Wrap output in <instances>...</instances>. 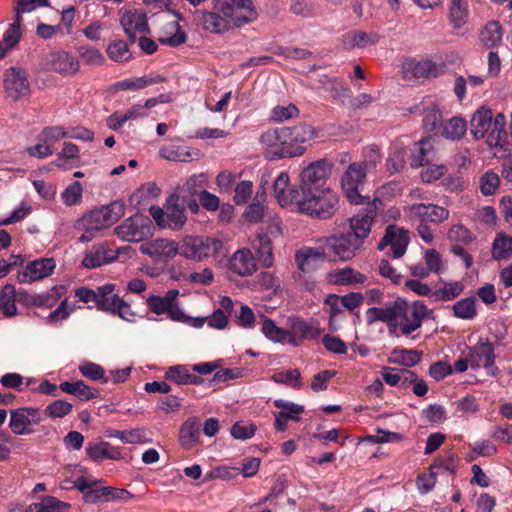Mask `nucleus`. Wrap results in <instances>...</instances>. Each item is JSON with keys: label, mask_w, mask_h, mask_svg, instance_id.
Returning <instances> with one entry per match:
<instances>
[{"label": "nucleus", "mask_w": 512, "mask_h": 512, "mask_svg": "<svg viewBox=\"0 0 512 512\" xmlns=\"http://www.w3.org/2000/svg\"><path fill=\"white\" fill-rule=\"evenodd\" d=\"M215 8L230 16L235 26H243L255 21L257 10L252 0H215Z\"/></svg>", "instance_id": "nucleus-9"}, {"label": "nucleus", "mask_w": 512, "mask_h": 512, "mask_svg": "<svg viewBox=\"0 0 512 512\" xmlns=\"http://www.w3.org/2000/svg\"><path fill=\"white\" fill-rule=\"evenodd\" d=\"M222 245V241L216 238L187 235L179 244V254L187 259L201 261L218 253Z\"/></svg>", "instance_id": "nucleus-7"}, {"label": "nucleus", "mask_w": 512, "mask_h": 512, "mask_svg": "<svg viewBox=\"0 0 512 512\" xmlns=\"http://www.w3.org/2000/svg\"><path fill=\"white\" fill-rule=\"evenodd\" d=\"M55 261L52 258H41L27 264L25 270L18 273L20 283H31L41 280L52 274L55 269Z\"/></svg>", "instance_id": "nucleus-23"}, {"label": "nucleus", "mask_w": 512, "mask_h": 512, "mask_svg": "<svg viewBox=\"0 0 512 512\" xmlns=\"http://www.w3.org/2000/svg\"><path fill=\"white\" fill-rule=\"evenodd\" d=\"M78 53L82 61L89 65H101L105 61L102 53L98 49L90 46H80Z\"/></svg>", "instance_id": "nucleus-64"}, {"label": "nucleus", "mask_w": 512, "mask_h": 512, "mask_svg": "<svg viewBox=\"0 0 512 512\" xmlns=\"http://www.w3.org/2000/svg\"><path fill=\"white\" fill-rule=\"evenodd\" d=\"M140 251L155 259H169L179 254V244L173 240L158 238L142 244Z\"/></svg>", "instance_id": "nucleus-25"}, {"label": "nucleus", "mask_w": 512, "mask_h": 512, "mask_svg": "<svg viewBox=\"0 0 512 512\" xmlns=\"http://www.w3.org/2000/svg\"><path fill=\"white\" fill-rule=\"evenodd\" d=\"M326 280L332 285L350 286L363 284L367 280V276L361 272L346 266L340 269H334L327 273Z\"/></svg>", "instance_id": "nucleus-27"}, {"label": "nucleus", "mask_w": 512, "mask_h": 512, "mask_svg": "<svg viewBox=\"0 0 512 512\" xmlns=\"http://www.w3.org/2000/svg\"><path fill=\"white\" fill-rule=\"evenodd\" d=\"M441 135L447 139L459 140L467 131V122L461 117H452L446 123H442Z\"/></svg>", "instance_id": "nucleus-42"}, {"label": "nucleus", "mask_w": 512, "mask_h": 512, "mask_svg": "<svg viewBox=\"0 0 512 512\" xmlns=\"http://www.w3.org/2000/svg\"><path fill=\"white\" fill-rule=\"evenodd\" d=\"M107 54L116 62L128 61L131 57L128 45L122 40H117L109 44Z\"/></svg>", "instance_id": "nucleus-60"}, {"label": "nucleus", "mask_w": 512, "mask_h": 512, "mask_svg": "<svg viewBox=\"0 0 512 512\" xmlns=\"http://www.w3.org/2000/svg\"><path fill=\"white\" fill-rule=\"evenodd\" d=\"M179 196L172 194L166 203V220L164 228L172 230H180L186 223V215L184 209L178 204Z\"/></svg>", "instance_id": "nucleus-34"}, {"label": "nucleus", "mask_w": 512, "mask_h": 512, "mask_svg": "<svg viewBox=\"0 0 512 512\" xmlns=\"http://www.w3.org/2000/svg\"><path fill=\"white\" fill-rule=\"evenodd\" d=\"M114 290L115 285L110 283L97 288V309L117 314L122 319L130 321L134 316L130 305L114 293Z\"/></svg>", "instance_id": "nucleus-10"}, {"label": "nucleus", "mask_w": 512, "mask_h": 512, "mask_svg": "<svg viewBox=\"0 0 512 512\" xmlns=\"http://www.w3.org/2000/svg\"><path fill=\"white\" fill-rule=\"evenodd\" d=\"M88 456L93 461H102L103 459L119 460L122 458L119 448L113 447L108 442L88 443L86 447Z\"/></svg>", "instance_id": "nucleus-38"}, {"label": "nucleus", "mask_w": 512, "mask_h": 512, "mask_svg": "<svg viewBox=\"0 0 512 512\" xmlns=\"http://www.w3.org/2000/svg\"><path fill=\"white\" fill-rule=\"evenodd\" d=\"M407 214L411 221L439 224L449 218L450 212L435 204L417 203L407 208Z\"/></svg>", "instance_id": "nucleus-17"}, {"label": "nucleus", "mask_w": 512, "mask_h": 512, "mask_svg": "<svg viewBox=\"0 0 512 512\" xmlns=\"http://www.w3.org/2000/svg\"><path fill=\"white\" fill-rule=\"evenodd\" d=\"M28 294L22 291L16 292L15 286L6 284L0 293V308L4 315L11 317L17 312L15 302L24 300L27 303Z\"/></svg>", "instance_id": "nucleus-36"}, {"label": "nucleus", "mask_w": 512, "mask_h": 512, "mask_svg": "<svg viewBox=\"0 0 512 512\" xmlns=\"http://www.w3.org/2000/svg\"><path fill=\"white\" fill-rule=\"evenodd\" d=\"M377 216V207L368 203V206L360 210L349 219L348 231L361 243L364 244L365 239L369 236L372 224Z\"/></svg>", "instance_id": "nucleus-18"}, {"label": "nucleus", "mask_w": 512, "mask_h": 512, "mask_svg": "<svg viewBox=\"0 0 512 512\" xmlns=\"http://www.w3.org/2000/svg\"><path fill=\"white\" fill-rule=\"evenodd\" d=\"M3 87L6 96L18 101L30 94V83L27 73L22 68L10 67L3 75Z\"/></svg>", "instance_id": "nucleus-12"}, {"label": "nucleus", "mask_w": 512, "mask_h": 512, "mask_svg": "<svg viewBox=\"0 0 512 512\" xmlns=\"http://www.w3.org/2000/svg\"><path fill=\"white\" fill-rule=\"evenodd\" d=\"M325 260L326 251L323 247H302L295 253V263L303 273L316 271Z\"/></svg>", "instance_id": "nucleus-22"}, {"label": "nucleus", "mask_w": 512, "mask_h": 512, "mask_svg": "<svg viewBox=\"0 0 512 512\" xmlns=\"http://www.w3.org/2000/svg\"><path fill=\"white\" fill-rule=\"evenodd\" d=\"M470 125V132L476 140L486 137V142L490 148L503 149L507 139L504 114L498 113L493 117L491 109L481 107L474 112Z\"/></svg>", "instance_id": "nucleus-1"}, {"label": "nucleus", "mask_w": 512, "mask_h": 512, "mask_svg": "<svg viewBox=\"0 0 512 512\" xmlns=\"http://www.w3.org/2000/svg\"><path fill=\"white\" fill-rule=\"evenodd\" d=\"M124 215V204L120 201H114L109 205L102 206L99 209L92 210L82 216L77 222L79 230L98 232L110 227L119 218Z\"/></svg>", "instance_id": "nucleus-6"}, {"label": "nucleus", "mask_w": 512, "mask_h": 512, "mask_svg": "<svg viewBox=\"0 0 512 512\" xmlns=\"http://www.w3.org/2000/svg\"><path fill=\"white\" fill-rule=\"evenodd\" d=\"M448 239L451 242L469 244L473 241V234L463 225H452L448 231Z\"/></svg>", "instance_id": "nucleus-63"}, {"label": "nucleus", "mask_w": 512, "mask_h": 512, "mask_svg": "<svg viewBox=\"0 0 512 512\" xmlns=\"http://www.w3.org/2000/svg\"><path fill=\"white\" fill-rule=\"evenodd\" d=\"M395 329L400 328L408 336L419 329L429 310L422 301L409 303L405 298H397L395 306Z\"/></svg>", "instance_id": "nucleus-5"}, {"label": "nucleus", "mask_w": 512, "mask_h": 512, "mask_svg": "<svg viewBox=\"0 0 512 512\" xmlns=\"http://www.w3.org/2000/svg\"><path fill=\"white\" fill-rule=\"evenodd\" d=\"M286 324L288 333H294L304 340L316 339L320 335V329L315 321H305L300 317L291 316Z\"/></svg>", "instance_id": "nucleus-35"}, {"label": "nucleus", "mask_w": 512, "mask_h": 512, "mask_svg": "<svg viewBox=\"0 0 512 512\" xmlns=\"http://www.w3.org/2000/svg\"><path fill=\"white\" fill-rule=\"evenodd\" d=\"M274 406L284 412L289 420L293 421H298L300 419L299 415L304 412V406L284 399L274 400Z\"/></svg>", "instance_id": "nucleus-62"}, {"label": "nucleus", "mask_w": 512, "mask_h": 512, "mask_svg": "<svg viewBox=\"0 0 512 512\" xmlns=\"http://www.w3.org/2000/svg\"><path fill=\"white\" fill-rule=\"evenodd\" d=\"M64 138H68V131L62 126L46 127L38 135L39 141H45L51 144L52 147L54 143Z\"/></svg>", "instance_id": "nucleus-61"}, {"label": "nucleus", "mask_w": 512, "mask_h": 512, "mask_svg": "<svg viewBox=\"0 0 512 512\" xmlns=\"http://www.w3.org/2000/svg\"><path fill=\"white\" fill-rule=\"evenodd\" d=\"M289 134L294 137V142L298 146H303L304 143L317 137V131L314 127L307 123H301L293 127H288Z\"/></svg>", "instance_id": "nucleus-51"}, {"label": "nucleus", "mask_w": 512, "mask_h": 512, "mask_svg": "<svg viewBox=\"0 0 512 512\" xmlns=\"http://www.w3.org/2000/svg\"><path fill=\"white\" fill-rule=\"evenodd\" d=\"M191 366L175 365L168 368L165 373V378L178 385H200L203 383V378L192 373Z\"/></svg>", "instance_id": "nucleus-37"}, {"label": "nucleus", "mask_w": 512, "mask_h": 512, "mask_svg": "<svg viewBox=\"0 0 512 512\" xmlns=\"http://www.w3.org/2000/svg\"><path fill=\"white\" fill-rule=\"evenodd\" d=\"M379 36L376 33H365L362 31H354L344 36V45L351 48H365L369 45L376 44Z\"/></svg>", "instance_id": "nucleus-44"}, {"label": "nucleus", "mask_w": 512, "mask_h": 512, "mask_svg": "<svg viewBox=\"0 0 512 512\" xmlns=\"http://www.w3.org/2000/svg\"><path fill=\"white\" fill-rule=\"evenodd\" d=\"M179 290L170 289L164 296L150 295L146 299V305L150 312L156 315L166 314L169 319H180L181 307L178 302Z\"/></svg>", "instance_id": "nucleus-14"}, {"label": "nucleus", "mask_w": 512, "mask_h": 512, "mask_svg": "<svg viewBox=\"0 0 512 512\" xmlns=\"http://www.w3.org/2000/svg\"><path fill=\"white\" fill-rule=\"evenodd\" d=\"M114 233L122 241L142 242L152 235V222L147 216L135 214L116 226Z\"/></svg>", "instance_id": "nucleus-8"}, {"label": "nucleus", "mask_w": 512, "mask_h": 512, "mask_svg": "<svg viewBox=\"0 0 512 512\" xmlns=\"http://www.w3.org/2000/svg\"><path fill=\"white\" fill-rule=\"evenodd\" d=\"M102 480L78 477L74 481V487L83 494L86 503H103L116 500H130L133 495L125 489L112 486H100Z\"/></svg>", "instance_id": "nucleus-4"}, {"label": "nucleus", "mask_w": 512, "mask_h": 512, "mask_svg": "<svg viewBox=\"0 0 512 512\" xmlns=\"http://www.w3.org/2000/svg\"><path fill=\"white\" fill-rule=\"evenodd\" d=\"M295 206L299 213L319 220L331 218L339 207V197L330 188L301 192Z\"/></svg>", "instance_id": "nucleus-2"}, {"label": "nucleus", "mask_w": 512, "mask_h": 512, "mask_svg": "<svg viewBox=\"0 0 512 512\" xmlns=\"http://www.w3.org/2000/svg\"><path fill=\"white\" fill-rule=\"evenodd\" d=\"M331 172V165L326 160H319L311 163L302 170L301 177V192L313 191L316 189H323V185Z\"/></svg>", "instance_id": "nucleus-15"}, {"label": "nucleus", "mask_w": 512, "mask_h": 512, "mask_svg": "<svg viewBox=\"0 0 512 512\" xmlns=\"http://www.w3.org/2000/svg\"><path fill=\"white\" fill-rule=\"evenodd\" d=\"M187 39L186 33L180 28L177 21H169L164 24L158 36V41L161 44L177 47L185 43Z\"/></svg>", "instance_id": "nucleus-39"}, {"label": "nucleus", "mask_w": 512, "mask_h": 512, "mask_svg": "<svg viewBox=\"0 0 512 512\" xmlns=\"http://www.w3.org/2000/svg\"><path fill=\"white\" fill-rule=\"evenodd\" d=\"M42 421H44V415L40 408H17L10 411L9 428L16 435H28L32 433L30 426Z\"/></svg>", "instance_id": "nucleus-13"}, {"label": "nucleus", "mask_w": 512, "mask_h": 512, "mask_svg": "<svg viewBox=\"0 0 512 512\" xmlns=\"http://www.w3.org/2000/svg\"><path fill=\"white\" fill-rule=\"evenodd\" d=\"M289 132L288 127H283V148L280 150V155H283V158L300 156L305 151L304 146H298L294 142V137Z\"/></svg>", "instance_id": "nucleus-55"}, {"label": "nucleus", "mask_w": 512, "mask_h": 512, "mask_svg": "<svg viewBox=\"0 0 512 512\" xmlns=\"http://www.w3.org/2000/svg\"><path fill=\"white\" fill-rule=\"evenodd\" d=\"M261 330L265 337L274 343H282L288 336V328L283 329L278 327L275 321L268 318L263 321Z\"/></svg>", "instance_id": "nucleus-52"}, {"label": "nucleus", "mask_w": 512, "mask_h": 512, "mask_svg": "<svg viewBox=\"0 0 512 512\" xmlns=\"http://www.w3.org/2000/svg\"><path fill=\"white\" fill-rule=\"evenodd\" d=\"M196 17L204 30L216 34L229 30L233 23L230 16L215 8V0H212V11L197 10Z\"/></svg>", "instance_id": "nucleus-21"}, {"label": "nucleus", "mask_w": 512, "mask_h": 512, "mask_svg": "<svg viewBox=\"0 0 512 512\" xmlns=\"http://www.w3.org/2000/svg\"><path fill=\"white\" fill-rule=\"evenodd\" d=\"M253 248L256 251L257 259L261 266L270 268L274 263L273 248L271 239L267 234H258Z\"/></svg>", "instance_id": "nucleus-40"}, {"label": "nucleus", "mask_w": 512, "mask_h": 512, "mask_svg": "<svg viewBox=\"0 0 512 512\" xmlns=\"http://www.w3.org/2000/svg\"><path fill=\"white\" fill-rule=\"evenodd\" d=\"M396 300L389 301L381 307H371L366 313V321L369 325L375 322H384L387 324L390 331L395 330V308Z\"/></svg>", "instance_id": "nucleus-33"}, {"label": "nucleus", "mask_w": 512, "mask_h": 512, "mask_svg": "<svg viewBox=\"0 0 512 512\" xmlns=\"http://www.w3.org/2000/svg\"><path fill=\"white\" fill-rule=\"evenodd\" d=\"M72 404L65 400H55L50 403L44 412V420L49 417L51 419L63 418L69 415L72 411Z\"/></svg>", "instance_id": "nucleus-54"}, {"label": "nucleus", "mask_w": 512, "mask_h": 512, "mask_svg": "<svg viewBox=\"0 0 512 512\" xmlns=\"http://www.w3.org/2000/svg\"><path fill=\"white\" fill-rule=\"evenodd\" d=\"M465 350L469 355L471 369L476 370L483 367L488 374H494L493 371L497 370L494 366V347L487 339L480 338L476 345L467 347Z\"/></svg>", "instance_id": "nucleus-16"}, {"label": "nucleus", "mask_w": 512, "mask_h": 512, "mask_svg": "<svg viewBox=\"0 0 512 512\" xmlns=\"http://www.w3.org/2000/svg\"><path fill=\"white\" fill-rule=\"evenodd\" d=\"M452 310L454 312L455 317L457 318L464 320L473 319L477 314V310L475 307V298L467 297L457 301L452 305Z\"/></svg>", "instance_id": "nucleus-49"}, {"label": "nucleus", "mask_w": 512, "mask_h": 512, "mask_svg": "<svg viewBox=\"0 0 512 512\" xmlns=\"http://www.w3.org/2000/svg\"><path fill=\"white\" fill-rule=\"evenodd\" d=\"M283 127L269 129L260 135L259 142L262 145L266 158L276 160L283 158L280 150L283 148Z\"/></svg>", "instance_id": "nucleus-26"}, {"label": "nucleus", "mask_w": 512, "mask_h": 512, "mask_svg": "<svg viewBox=\"0 0 512 512\" xmlns=\"http://www.w3.org/2000/svg\"><path fill=\"white\" fill-rule=\"evenodd\" d=\"M403 71L407 78H429L436 77L441 69L431 60H407L403 64Z\"/></svg>", "instance_id": "nucleus-30"}, {"label": "nucleus", "mask_w": 512, "mask_h": 512, "mask_svg": "<svg viewBox=\"0 0 512 512\" xmlns=\"http://www.w3.org/2000/svg\"><path fill=\"white\" fill-rule=\"evenodd\" d=\"M83 187L80 182L75 181L68 185L61 193V199L66 206H74L82 200Z\"/></svg>", "instance_id": "nucleus-58"}, {"label": "nucleus", "mask_w": 512, "mask_h": 512, "mask_svg": "<svg viewBox=\"0 0 512 512\" xmlns=\"http://www.w3.org/2000/svg\"><path fill=\"white\" fill-rule=\"evenodd\" d=\"M512 255V237L499 233L492 244V257L494 260H506Z\"/></svg>", "instance_id": "nucleus-45"}, {"label": "nucleus", "mask_w": 512, "mask_h": 512, "mask_svg": "<svg viewBox=\"0 0 512 512\" xmlns=\"http://www.w3.org/2000/svg\"><path fill=\"white\" fill-rule=\"evenodd\" d=\"M442 115L438 106L430 101L423 108V126L428 132H438L442 126Z\"/></svg>", "instance_id": "nucleus-43"}, {"label": "nucleus", "mask_w": 512, "mask_h": 512, "mask_svg": "<svg viewBox=\"0 0 512 512\" xmlns=\"http://www.w3.org/2000/svg\"><path fill=\"white\" fill-rule=\"evenodd\" d=\"M377 157L354 162L348 166L341 180L343 192L351 204H364L369 197L362 195L363 186L369 173L377 166Z\"/></svg>", "instance_id": "nucleus-3"}, {"label": "nucleus", "mask_w": 512, "mask_h": 512, "mask_svg": "<svg viewBox=\"0 0 512 512\" xmlns=\"http://www.w3.org/2000/svg\"><path fill=\"white\" fill-rule=\"evenodd\" d=\"M289 182L288 173L282 171L273 184L274 196L282 207L296 206L298 199H300V189L290 187Z\"/></svg>", "instance_id": "nucleus-24"}, {"label": "nucleus", "mask_w": 512, "mask_h": 512, "mask_svg": "<svg viewBox=\"0 0 512 512\" xmlns=\"http://www.w3.org/2000/svg\"><path fill=\"white\" fill-rule=\"evenodd\" d=\"M120 24L131 43H135L137 34H149L146 12L141 9L125 11L120 18Z\"/></svg>", "instance_id": "nucleus-19"}, {"label": "nucleus", "mask_w": 512, "mask_h": 512, "mask_svg": "<svg viewBox=\"0 0 512 512\" xmlns=\"http://www.w3.org/2000/svg\"><path fill=\"white\" fill-rule=\"evenodd\" d=\"M408 243V231L404 228L391 224L387 226L385 235L380 240L377 247L382 251L387 246H390L393 256L395 258H400L405 254Z\"/></svg>", "instance_id": "nucleus-20"}, {"label": "nucleus", "mask_w": 512, "mask_h": 512, "mask_svg": "<svg viewBox=\"0 0 512 512\" xmlns=\"http://www.w3.org/2000/svg\"><path fill=\"white\" fill-rule=\"evenodd\" d=\"M323 243L341 261L351 260L363 247V243L349 232L325 237Z\"/></svg>", "instance_id": "nucleus-11"}, {"label": "nucleus", "mask_w": 512, "mask_h": 512, "mask_svg": "<svg viewBox=\"0 0 512 512\" xmlns=\"http://www.w3.org/2000/svg\"><path fill=\"white\" fill-rule=\"evenodd\" d=\"M116 258L115 252L104 243L94 245L85 253L82 266L87 269H94L112 262Z\"/></svg>", "instance_id": "nucleus-29"}, {"label": "nucleus", "mask_w": 512, "mask_h": 512, "mask_svg": "<svg viewBox=\"0 0 512 512\" xmlns=\"http://www.w3.org/2000/svg\"><path fill=\"white\" fill-rule=\"evenodd\" d=\"M49 64L53 71L62 75H74L79 71V61L70 53L58 51L50 54Z\"/></svg>", "instance_id": "nucleus-32"}, {"label": "nucleus", "mask_w": 512, "mask_h": 512, "mask_svg": "<svg viewBox=\"0 0 512 512\" xmlns=\"http://www.w3.org/2000/svg\"><path fill=\"white\" fill-rule=\"evenodd\" d=\"M464 290V285L459 281L445 282L444 286L432 293L437 301H450L458 297Z\"/></svg>", "instance_id": "nucleus-50"}, {"label": "nucleus", "mask_w": 512, "mask_h": 512, "mask_svg": "<svg viewBox=\"0 0 512 512\" xmlns=\"http://www.w3.org/2000/svg\"><path fill=\"white\" fill-rule=\"evenodd\" d=\"M80 373L91 380L101 381L108 383V378L105 377V370L99 364L93 362H85L79 366Z\"/></svg>", "instance_id": "nucleus-59"}, {"label": "nucleus", "mask_w": 512, "mask_h": 512, "mask_svg": "<svg viewBox=\"0 0 512 512\" xmlns=\"http://www.w3.org/2000/svg\"><path fill=\"white\" fill-rule=\"evenodd\" d=\"M449 15L454 28H461L468 19V4L466 0H452Z\"/></svg>", "instance_id": "nucleus-46"}, {"label": "nucleus", "mask_w": 512, "mask_h": 512, "mask_svg": "<svg viewBox=\"0 0 512 512\" xmlns=\"http://www.w3.org/2000/svg\"><path fill=\"white\" fill-rule=\"evenodd\" d=\"M480 39L488 48L496 46L502 39L500 23L497 21L489 22L481 31Z\"/></svg>", "instance_id": "nucleus-47"}, {"label": "nucleus", "mask_w": 512, "mask_h": 512, "mask_svg": "<svg viewBox=\"0 0 512 512\" xmlns=\"http://www.w3.org/2000/svg\"><path fill=\"white\" fill-rule=\"evenodd\" d=\"M393 356L394 358L390 360V362L399 363L406 367L415 366L421 359V353L418 352L417 350H394Z\"/></svg>", "instance_id": "nucleus-57"}, {"label": "nucleus", "mask_w": 512, "mask_h": 512, "mask_svg": "<svg viewBox=\"0 0 512 512\" xmlns=\"http://www.w3.org/2000/svg\"><path fill=\"white\" fill-rule=\"evenodd\" d=\"M229 265L230 269L240 276L251 275L257 269L255 258L248 248L237 250L232 255Z\"/></svg>", "instance_id": "nucleus-28"}, {"label": "nucleus", "mask_w": 512, "mask_h": 512, "mask_svg": "<svg viewBox=\"0 0 512 512\" xmlns=\"http://www.w3.org/2000/svg\"><path fill=\"white\" fill-rule=\"evenodd\" d=\"M79 158V148L73 143H64L63 149L57 154V158L52 162L56 167L67 170L70 166L67 164L69 160Z\"/></svg>", "instance_id": "nucleus-53"}, {"label": "nucleus", "mask_w": 512, "mask_h": 512, "mask_svg": "<svg viewBox=\"0 0 512 512\" xmlns=\"http://www.w3.org/2000/svg\"><path fill=\"white\" fill-rule=\"evenodd\" d=\"M22 21H23L22 16L15 14L13 22L9 25L8 29L5 31V33L3 35V42L11 50L14 49L21 40Z\"/></svg>", "instance_id": "nucleus-48"}, {"label": "nucleus", "mask_w": 512, "mask_h": 512, "mask_svg": "<svg viewBox=\"0 0 512 512\" xmlns=\"http://www.w3.org/2000/svg\"><path fill=\"white\" fill-rule=\"evenodd\" d=\"M200 428L201 421L198 417H189L183 422L179 429V442L184 449L190 450L199 443Z\"/></svg>", "instance_id": "nucleus-31"}, {"label": "nucleus", "mask_w": 512, "mask_h": 512, "mask_svg": "<svg viewBox=\"0 0 512 512\" xmlns=\"http://www.w3.org/2000/svg\"><path fill=\"white\" fill-rule=\"evenodd\" d=\"M424 262L430 273L442 274L447 266L442 260L441 255L435 249H427L424 253Z\"/></svg>", "instance_id": "nucleus-56"}, {"label": "nucleus", "mask_w": 512, "mask_h": 512, "mask_svg": "<svg viewBox=\"0 0 512 512\" xmlns=\"http://www.w3.org/2000/svg\"><path fill=\"white\" fill-rule=\"evenodd\" d=\"M60 389L67 393L77 396L82 401H88L98 396V392L86 385L83 381L76 382H62Z\"/></svg>", "instance_id": "nucleus-41"}]
</instances>
